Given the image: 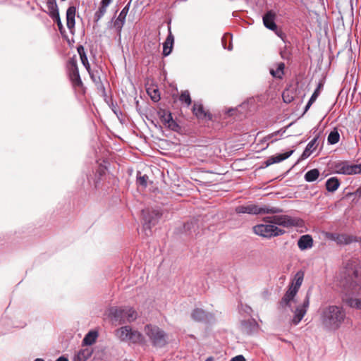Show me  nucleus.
<instances>
[{"instance_id":"46","label":"nucleus","mask_w":361,"mask_h":361,"mask_svg":"<svg viewBox=\"0 0 361 361\" xmlns=\"http://www.w3.org/2000/svg\"><path fill=\"white\" fill-rule=\"evenodd\" d=\"M315 102V100L312 99V98H310L307 102V104H306L305 106V112H306L310 108V106H312V104Z\"/></svg>"},{"instance_id":"24","label":"nucleus","mask_w":361,"mask_h":361,"mask_svg":"<svg viewBox=\"0 0 361 361\" xmlns=\"http://www.w3.org/2000/svg\"><path fill=\"white\" fill-rule=\"evenodd\" d=\"M92 82L95 84L97 88L104 87L100 77V72L99 70H92L91 68L87 71Z\"/></svg>"},{"instance_id":"5","label":"nucleus","mask_w":361,"mask_h":361,"mask_svg":"<svg viewBox=\"0 0 361 361\" xmlns=\"http://www.w3.org/2000/svg\"><path fill=\"white\" fill-rule=\"evenodd\" d=\"M238 214H279L282 212V209L268 205L259 206L258 204H250L247 205H240L235 208Z\"/></svg>"},{"instance_id":"31","label":"nucleus","mask_w":361,"mask_h":361,"mask_svg":"<svg viewBox=\"0 0 361 361\" xmlns=\"http://www.w3.org/2000/svg\"><path fill=\"white\" fill-rule=\"evenodd\" d=\"M97 336L98 334L96 331L88 332L82 340V344L85 345H92L95 342Z\"/></svg>"},{"instance_id":"27","label":"nucleus","mask_w":361,"mask_h":361,"mask_svg":"<svg viewBox=\"0 0 361 361\" xmlns=\"http://www.w3.org/2000/svg\"><path fill=\"white\" fill-rule=\"evenodd\" d=\"M318 137H315L314 139H312L306 146L305 150L302 152V158L306 159L307 158L311 153L316 149L317 147V141Z\"/></svg>"},{"instance_id":"32","label":"nucleus","mask_w":361,"mask_h":361,"mask_svg":"<svg viewBox=\"0 0 361 361\" xmlns=\"http://www.w3.org/2000/svg\"><path fill=\"white\" fill-rule=\"evenodd\" d=\"M91 355L92 351L90 349H82L78 353L75 360V361H86L90 357Z\"/></svg>"},{"instance_id":"38","label":"nucleus","mask_w":361,"mask_h":361,"mask_svg":"<svg viewBox=\"0 0 361 361\" xmlns=\"http://www.w3.org/2000/svg\"><path fill=\"white\" fill-rule=\"evenodd\" d=\"M51 18L54 22H56V24H57V26H58V28H59V30L60 33H61V35H63V33H65V32H66V30H65V29H64V27H63V24H62V23H61V18H60V16H59V14H57V15H56V16H52V17H51Z\"/></svg>"},{"instance_id":"2","label":"nucleus","mask_w":361,"mask_h":361,"mask_svg":"<svg viewBox=\"0 0 361 361\" xmlns=\"http://www.w3.org/2000/svg\"><path fill=\"white\" fill-rule=\"evenodd\" d=\"M343 288L347 293H354L361 288V262L349 260L345 267Z\"/></svg>"},{"instance_id":"42","label":"nucleus","mask_w":361,"mask_h":361,"mask_svg":"<svg viewBox=\"0 0 361 361\" xmlns=\"http://www.w3.org/2000/svg\"><path fill=\"white\" fill-rule=\"evenodd\" d=\"M322 87H323V84L322 82H319L317 87L316 88V90H314V92H313V94H312L310 98H312V99L316 101L317 98L319 97V95L320 94V90Z\"/></svg>"},{"instance_id":"1","label":"nucleus","mask_w":361,"mask_h":361,"mask_svg":"<svg viewBox=\"0 0 361 361\" xmlns=\"http://www.w3.org/2000/svg\"><path fill=\"white\" fill-rule=\"evenodd\" d=\"M322 327L327 331L338 329L346 318V313L341 305H322L318 310Z\"/></svg>"},{"instance_id":"18","label":"nucleus","mask_w":361,"mask_h":361,"mask_svg":"<svg viewBox=\"0 0 361 361\" xmlns=\"http://www.w3.org/2000/svg\"><path fill=\"white\" fill-rule=\"evenodd\" d=\"M258 328L259 325L255 319H249L242 322V331L247 335L256 333Z\"/></svg>"},{"instance_id":"49","label":"nucleus","mask_w":361,"mask_h":361,"mask_svg":"<svg viewBox=\"0 0 361 361\" xmlns=\"http://www.w3.org/2000/svg\"><path fill=\"white\" fill-rule=\"evenodd\" d=\"M283 100L286 103H289L291 102V99H286V97H285V93L283 94Z\"/></svg>"},{"instance_id":"20","label":"nucleus","mask_w":361,"mask_h":361,"mask_svg":"<svg viewBox=\"0 0 361 361\" xmlns=\"http://www.w3.org/2000/svg\"><path fill=\"white\" fill-rule=\"evenodd\" d=\"M75 13L76 8L75 6H69L66 11V25L71 32L74 29L75 25Z\"/></svg>"},{"instance_id":"11","label":"nucleus","mask_w":361,"mask_h":361,"mask_svg":"<svg viewBox=\"0 0 361 361\" xmlns=\"http://www.w3.org/2000/svg\"><path fill=\"white\" fill-rule=\"evenodd\" d=\"M144 219L143 228L145 229H151L152 226L155 225L161 216V214L158 210L143 209L142 211Z\"/></svg>"},{"instance_id":"47","label":"nucleus","mask_w":361,"mask_h":361,"mask_svg":"<svg viewBox=\"0 0 361 361\" xmlns=\"http://www.w3.org/2000/svg\"><path fill=\"white\" fill-rule=\"evenodd\" d=\"M112 1L113 0H102L100 4L108 7Z\"/></svg>"},{"instance_id":"23","label":"nucleus","mask_w":361,"mask_h":361,"mask_svg":"<svg viewBox=\"0 0 361 361\" xmlns=\"http://www.w3.org/2000/svg\"><path fill=\"white\" fill-rule=\"evenodd\" d=\"M174 42V37L172 35L171 32L169 30V33L163 44V55L165 56H169L173 48Z\"/></svg>"},{"instance_id":"22","label":"nucleus","mask_w":361,"mask_h":361,"mask_svg":"<svg viewBox=\"0 0 361 361\" xmlns=\"http://www.w3.org/2000/svg\"><path fill=\"white\" fill-rule=\"evenodd\" d=\"M298 246L301 250H305L312 247L313 239L312 236L310 235H302L298 241Z\"/></svg>"},{"instance_id":"12","label":"nucleus","mask_w":361,"mask_h":361,"mask_svg":"<svg viewBox=\"0 0 361 361\" xmlns=\"http://www.w3.org/2000/svg\"><path fill=\"white\" fill-rule=\"evenodd\" d=\"M310 293L307 292L302 304L298 306L294 312V315L292 319V323L293 324H298L305 315L310 305Z\"/></svg>"},{"instance_id":"37","label":"nucleus","mask_w":361,"mask_h":361,"mask_svg":"<svg viewBox=\"0 0 361 361\" xmlns=\"http://www.w3.org/2000/svg\"><path fill=\"white\" fill-rule=\"evenodd\" d=\"M160 114V120L163 125L165 126L169 123V121L172 117L171 114L169 111H162L159 112Z\"/></svg>"},{"instance_id":"45","label":"nucleus","mask_w":361,"mask_h":361,"mask_svg":"<svg viewBox=\"0 0 361 361\" xmlns=\"http://www.w3.org/2000/svg\"><path fill=\"white\" fill-rule=\"evenodd\" d=\"M230 361H246L243 355H237L233 357Z\"/></svg>"},{"instance_id":"26","label":"nucleus","mask_w":361,"mask_h":361,"mask_svg":"<svg viewBox=\"0 0 361 361\" xmlns=\"http://www.w3.org/2000/svg\"><path fill=\"white\" fill-rule=\"evenodd\" d=\"M48 9V15L51 17L59 14L58 5L56 0H46Z\"/></svg>"},{"instance_id":"36","label":"nucleus","mask_w":361,"mask_h":361,"mask_svg":"<svg viewBox=\"0 0 361 361\" xmlns=\"http://www.w3.org/2000/svg\"><path fill=\"white\" fill-rule=\"evenodd\" d=\"M340 135L337 130L331 131L328 136V142L331 145H334L338 142Z\"/></svg>"},{"instance_id":"19","label":"nucleus","mask_w":361,"mask_h":361,"mask_svg":"<svg viewBox=\"0 0 361 361\" xmlns=\"http://www.w3.org/2000/svg\"><path fill=\"white\" fill-rule=\"evenodd\" d=\"M275 16L276 14L272 11H268L263 16V23L264 26L272 31L277 30V25L274 22Z\"/></svg>"},{"instance_id":"8","label":"nucleus","mask_w":361,"mask_h":361,"mask_svg":"<svg viewBox=\"0 0 361 361\" xmlns=\"http://www.w3.org/2000/svg\"><path fill=\"white\" fill-rule=\"evenodd\" d=\"M115 336L121 341L140 343L142 341L143 336L137 330H133L130 326H123L115 330Z\"/></svg>"},{"instance_id":"55","label":"nucleus","mask_w":361,"mask_h":361,"mask_svg":"<svg viewBox=\"0 0 361 361\" xmlns=\"http://www.w3.org/2000/svg\"><path fill=\"white\" fill-rule=\"evenodd\" d=\"M35 361H44V360L42 359H40V358H37Z\"/></svg>"},{"instance_id":"17","label":"nucleus","mask_w":361,"mask_h":361,"mask_svg":"<svg viewBox=\"0 0 361 361\" xmlns=\"http://www.w3.org/2000/svg\"><path fill=\"white\" fill-rule=\"evenodd\" d=\"M192 113L198 119H212V115L208 111H206L203 105L199 102H195L192 106Z\"/></svg>"},{"instance_id":"48","label":"nucleus","mask_w":361,"mask_h":361,"mask_svg":"<svg viewBox=\"0 0 361 361\" xmlns=\"http://www.w3.org/2000/svg\"><path fill=\"white\" fill-rule=\"evenodd\" d=\"M56 361H68V358L65 357L64 356H61L59 357Z\"/></svg>"},{"instance_id":"16","label":"nucleus","mask_w":361,"mask_h":361,"mask_svg":"<svg viewBox=\"0 0 361 361\" xmlns=\"http://www.w3.org/2000/svg\"><path fill=\"white\" fill-rule=\"evenodd\" d=\"M329 238L339 245H348L357 241L355 237L345 233H331Z\"/></svg>"},{"instance_id":"51","label":"nucleus","mask_w":361,"mask_h":361,"mask_svg":"<svg viewBox=\"0 0 361 361\" xmlns=\"http://www.w3.org/2000/svg\"><path fill=\"white\" fill-rule=\"evenodd\" d=\"M226 38H227L226 36H224L223 37V38H222V43H223V44H224V42L226 40ZM224 48H226L225 45H224Z\"/></svg>"},{"instance_id":"29","label":"nucleus","mask_w":361,"mask_h":361,"mask_svg":"<svg viewBox=\"0 0 361 361\" xmlns=\"http://www.w3.org/2000/svg\"><path fill=\"white\" fill-rule=\"evenodd\" d=\"M343 301L350 307L361 310V298H343Z\"/></svg>"},{"instance_id":"39","label":"nucleus","mask_w":361,"mask_h":361,"mask_svg":"<svg viewBox=\"0 0 361 361\" xmlns=\"http://www.w3.org/2000/svg\"><path fill=\"white\" fill-rule=\"evenodd\" d=\"M147 93L149 94L151 99L154 101V102H158L159 99H160V94H159V92L157 89H154L152 92H151V89H148L147 90Z\"/></svg>"},{"instance_id":"10","label":"nucleus","mask_w":361,"mask_h":361,"mask_svg":"<svg viewBox=\"0 0 361 361\" xmlns=\"http://www.w3.org/2000/svg\"><path fill=\"white\" fill-rule=\"evenodd\" d=\"M67 71L68 78L74 87H80L82 86V82L80 76L77 60L71 58L67 63Z\"/></svg>"},{"instance_id":"35","label":"nucleus","mask_w":361,"mask_h":361,"mask_svg":"<svg viewBox=\"0 0 361 361\" xmlns=\"http://www.w3.org/2000/svg\"><path fill=\"white\" fill-rule=\"evenodd\" d=\"M179 99L181 102L185 103L188 106H190L192 102L190 92L188 90L181 92Z\"/></svg>"},{"instance_id":"13","label":"nucleus","mask_w":361,"mask_h":361,"mask_svg":"<svg viewBox=\"0 0 361 361\" xmlns=\"http://www.w3.org/2000/svg\"><path fill=\"white\" fill-rule=\"evenodd\" d=\"M337 172L341 174L353 175L361 173V164H348L347 162H341L336 166Z\"/></svg>"},{"instance_id":"7","label":"nucleus","mask_w":361,"mask_h":361,"mask_svg":"<svg viewBox=\"0 0 361 361\" xmlns=\"http://www.w3.org/2000/svg\"><path fill=\"white\" fill-rule=\"evenodd\" d=\"M145 332L154 346L162 348L167 343V334L157 326L147 324Z\"/></svg>"},{"instance_id":"28","label":"nucleus","mask_w":361,"mask_h":361,"mask_svg":"<svg viewBox=\"0 0 361 361\" xmlns=\"http://www.w3.org/2000/svg\"><path fill=\"white\" fill-rule=\"evenodd\" d=\"M339 186L340 182L336 177H331L326 182V188L329 192H335Z\"/></svg>"},{"instance_id":"3","label":"nucleus","mask_w":361,"mask_h":361,"mask_svg":"<svg viewBox=\"0 0 361 361\" xmlns=\"http://www.w3.org/2000/svg\"><path fill=\"white\" fill-rule=\"evenodd\" d=\"M109 316L116 324H123L135 322L138 317V313L132 307H114L110 309Z\"/></svg>"},{"instance_id":"52","label":"nucleus","mask_w":361,"mask_h":361,"mask_svg":"<svg viewBox=\"0 0 361 361\" xmlns=\"http://www.w3.org/2000/svg\"><path fill=\"white\" fill-rule=\"evenodd\" d=\"M205 361H214V357H209L206 359Z\"/></svg>"},{"instance_id":"6","label":"nucleus","mask_w":361,"mask_h":361,"mask_svg":"<svg viewBox=\"0 0 361 361\" xmlns=\"http://www.w3.org/2000/svg\"><path fill=\"white\" fill-rule=\"evenodd\" d=\"M264 222L272 223L275 226L284 228L300 227L303 221L299 218L291 217L288 215H275L267 216L263 219Z\"/></svg>"},{"instance_id":"30","label":"nucleus","mask_w":361,"mask_h":361,"mask_svg":"<svg viewBox=\"0 0 361 361\" xmlns=\"http://www.w3.org/2000/svg\"><path fill=\"white\" fill-rule=\"evenodd\" d=\"M284 68H285L284 63H283V62L278 63L276 64V70L271 69L270 73L273 77L281 79V78H282V77L283 75Z\"/></svg>"},{"instance_id":"14","label":"nucleus","mask_w":361,"mask_h":361,"mask_svg":"<svg viewBox=\"0 0 361 361\" xmlns=\"http://www.w3.org/2000/svg\"><path fill=\"white\" fill-rule=\"evenodd\" d=\"M292 125V123H290L289 125L284 126L279 129V130L274 131L265 137H264L261 142H268L267 145V147L269 145V143H274L281 139V137H282L284 133L286 132L287 129Z\"/></svg>"},{"instance_id":"4","label":"nucleus","mask_w":361,"mask_h":361,"mask_svg":"<svg viewBox=\"0 0 361 361\" xmlns=\"http://www.w3.org/2000/svg\"><path fill=\"white\" fill-rule=\"evenodd\" d=\"M303 279V271H300L295 274L291 284L289 286L288 289L280 301V305L282 307H290V302L294 300V298L298 293L299 288L302 283Z\"/></svg>"},{"instance_id":"9","label":"nucleus","mask_w":361,"mask_h":361,"mask_svg":"<svg viewBox=\"0 0 361 361\" xmlns=\"http://www.w3.org/2000/svg\"><path fill=\"white\" fill-rule=\"evenodd\" d=\"M253 232L259 236L266 238H271L283 235L285 230L274 225L272 223L257 224L252 228Z\"/></svg>"},{"instance_id":"21","label":"nucleus","mask_w":361,"mask_h":361,"mask_svg":"<svg viewBox=\"0 0 361 361\" xmlns=\"http://www.w3.org/2000/svg\"><path fill=\"white\" fill-rule=\"evenodd\" d=\"M294 152V150H290L288 152H286L283 154H278L274 156L270 157L267 161H266V166H269L275 163H279L286 159H288L289 157H290L293 153Z\"/></svg>"},{"instance_id":"43","label":"nucleus","mask_w":361,"mask_h":361,"mask_svg":"<svg viewBox=\"0 0 361 361\" xmlns=\"http://www.w3.org/2000/svg\"><path fill=\"white\" fill-rule=\"evenodd\" d=\"M80 58L82 65L85 66L86 70L87 71V70L90 69L91 68H90V65L89 63L87 55L82 56Z\"/></svg>"},{"instance_id":"41","label":"nucleus","mask_w":361,"mask_h":361,"mask_svg":"<svg viewBox=\"0 0 361 361\" xmlns=\"http://www.w3.org/2000/svg\"><path fill=\"white\" fill-rule=\"evenodd\" d=\"M148 180V176L147 175L140 176V173L139 172L137 177V182L139 185L143 186L144 188L147 187V182Z\"/></svg>"},{"instance_id":"53","label":"nucleus","mask_w":361,"mask_h":361,"mask_svg":"<svg viewBox=\"0 0 361 361\" xmlns=\"http://www.w3.org/2000/svg\"><path fill=\"white\" fill-rule=\"evenodd\" d=\"M356 193L360 196L361 195V188H358L356 191Z\"/></svg>"},{"instance_id":"15","label":"nucleus","mask_w":361,"mask_h":361,"mask_svg":"<svg viewBox=\"0 0 361 361\" xmlns=\"http://www.w3.org/2000/svg\"><path fill=\"white\" fill-rule=\"evenodd\" d=\"M130 8V3H128L125 7L121 10L118 16L114 22V27L117 30L118 34L120 35L122 28L126 23V18L129 11Z\"/></svg>"},{"instance_id":"54","label":"nucleus","mask_w":361,"mask_h":361,"mask_svg":"<svg viewBox=\"0 0 361 361\" xmlns=\"http://www.w3.org/2000/svg\"><path fill=\"white\" fill-rule=\"evenodd\" d=\"M228 50H231L232 49V45L231 44H229L228 47Z\"/></svg>"},{"instance_id":"50","label":"nucleus","mask_w":361,"mask_h":361,"mask_svg":"<svg viewBox=\"0 0 361 361\" xmlns=\"http://www.w3.org/2000/svg\"><path fill=\"white\" fill-rule=\"evenodd\" d=\"M274 32L276 33V35H277L278 36H279L280 37H281V38H282V35H282V32H281V31H279H279H278V30H275Z\"/></svg>"},{"instance_id":"44","label":"nucleus","mask_w":361,"mask_h":361,"mask_svg":"<svg viewBox=\"0 0 361 361\" xmlns=\"http://www.w3.org/2000/svg\"><path fill=\"white\" fill-rule=\"evenodd\" d=\"M77 51H78V53L80 57H81L82 56L86 55L85 49L82 45H80L78 47Z\"/></svg>"},{"instance_id":"34","label":"nucleus","mask_w":361,"mask_h":361,"mask_svg":"<svg viewBox=\"0 0 361 361\" xmlns=\"http://www.w3.org/2000/svg\"><path fill=\"white\" fill-rule=\"evenodd\" d=\"M107 9V6H104L100 4V6L98 10L94 13V22H98L106 13Z\"/></svg>"},{"instance_id":"33","label":"nucleus","mask_w":361,"mask_h":361,"mask_svg":"<svg viewBox=\"0 0 361 361\" xmlns=\"http://www.w3.org/2000/svg\"><path fill=\"white\" fill-rule=\"evenodd\" d=\"M319 176V171L317 169H314L308 171L305 174V180L307 182H313L316 180Z\"/></svg>"},{"instance_id":"25","label":"nucleus","mask_w":361,"mask_h":361,"mask_svg":"<svg viewBox=\"0 0 361 361\" xmlns=\"http://www.w3.org/2000/svg\"><path fill=\"white\" fill-rule=\"evenodd\" d=\"M191 317L193 320L201 322L207 319V313L201 308H195L191 313Z\"/></svg>"},{"instance_id":"40","label":"nucleus","mask_w":361,"mask_h":361,"mask_svg":"<svg viewBox=\"0 0 361 361\" xmlns=\"http://www.w3.org/2000/svg\"><path fill=\"white\" fill-rule=\"evenodd\" d=\"M165 127L173 131H178L180 129L179 125L173 119V117L171 118Z\"/></svg>"}]
</instances>
